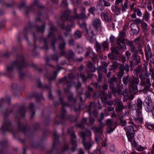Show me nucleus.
Returning a JSON list of instances; mask_svg holds the SVG:
<instances>
[{"instance_id":"37","label":"nucleus","mask_w":154,"mask_h":154,"mask_svg":"<svg viewBox=\"0 0 154 154\" xmlns=\"http://www.w3.org/2000/svg\"><path fill=\"white\" fill-rule=\"evenodd\" d=\"M67 112L66 110L63 107H62L60 110V114L59 117L62 120L65 119L66 118V114Z\"/></svg>"},{"instance_id":"41","label":"nucleus","mask_w":154,"mask_h":154,"mask_svg":"<svg viewBox=\"0 0 154 154\" xmlns=\"http://www.w3.org/2000/svg\"><path fill=\"white\" fill-rule=\"evenodd\" d=\"M143 102L139 98L137 99L135 105L136 106V110H141L142 108Z\"/></svg>"},{"instance_id":"23","label":"nucleus","mask_w":154,"mask_h":154,"mask_svg":"<svg viewBox=\"0 0 154 154\" xmlns=\"http://www.w3.org/2000/svg\"><path fill=\"white\" fill-rule=\"evenodd\" d=\"M95 47L96 51L98 53H100L102 47L106 51V41H104L103 44L100 45L98 42H96L95 45Z\"/></svg>"},{"instance_id":"21","label":"nucleus","mask_w":154,"mask_h":154,"mask_svg":"<svg viewBox=\"0 0 154 154\" xmlns=\"http://www.w3.org/2000/svg\"><path fill=\"white\" fill-rule=\"evenodd\" d=\"M129 124H131V125H130L128 126L125 127V129L127 133L129 134V135L132 134L134 132V127H136V125H134L132 121H129L128 122Z\"/></svg>"},{"instance_id":"4","label":"nucleus","mask_w":154,"mask_h":154,"mask_svg":"<svg viewBox=\"0 0 154 154\" xmlns=\"http://www.w3.org/2000/svg\"><path fill=\"white\" fill-rule=\"evenodd\" d=\"M130 80L131 78L128 75L124 76L122 78L123 83L126 86L130 82L129 84L130 90L132 93L136 94L138 92L137 85L139 82V79L137 78H134L131 81Z\"/></svg>"},{"instance_id":"43","label":"nucleus","mask_w":154,"mask_h":154,"mask_svg":"<svg viewBox=\"0 0 154 154\" xmlns=\"http://www.w3.org/2000/svg\"><path fill=\"white\" fill-rule=\"evenodd\" d=\"M87 66L88 68L90 69L92 72H94L97 69V68L93 66L92 63L90 61L88 62Z\"/></svg>"},{"instance_id":"36","label":"nucleus","mask_w":154,"mask_h":154,"mask_svg":"<svg viewBox=\"0 0 154 154\" xmlns=\"http://www.w3.org/2000/svg\"><path fill=\"white\" fill-rule=\"evenodd\" d=\"M131 31L133 33L135 34H138L139 31V28L137 24L131 23Z\"/></svg>"},{"instance_id":"42","label":"nucleus","mask_w":154,"mask_h":154,"mask_svg":"<svg viewBox=\"0 0 154 154\" xmlns=\"http://www.w3.org/2000/svg\"><path fill=\"white\" fill-rule=\"evenodd\" d=\"M51 132L50 130L48 129H46L44 130L42 132V139H43L47 137H48L50 134ZM43 139H42V140Z\"/></svg>"},{"instance_id":"8","label":"nucleus","mask_w":154,"mask_h":154,"mask_svg":"<svg viewBox=\"0 0 154 154\" xmlns=\"http://www.w3.org/2000/svg\"><path fill=\"white\" fill-rule=\"evenodd\" d=\"M10 3H8L6 2V0H0V2L2 4L3 6H5L7 7L13 8L14 6H17L20 9L22 8H24V11L25 14V10L27 9V6L26 5L25 2L20 3L15 2L14 0H11Z\"/></svg>"},{"instance_id":"35","label":"nucleus","mask_w":154,"mask_h":154,"mask_svg":"<svg viewBox=\"0 0 154 154\" xmlns=\"http://www.w3.org/2000/svg\"><path fill=\"white\" fill-rule=\"evenodd\" d=\"M119 70L123 72L125 71L126 73H128L129 71V66L128 64H125V65L121 64L119 67Z\"/></svg>"},{"instance_id":"3","label":"nucleus","mask_w":154,"mask_h":154,"mask_svg":"<svg viewBox=\"0 0 154 154\" xmlns=\"http://www.w3.org/2000/svg\"><path fill=\"white\" fill-rule=\"evenodd\" d=\"M67 133L71 136L70 142L72 146L70 147L68 143H64L63 146L61 147V151L63 152H65L71 150L74 152L76 150L77 146V142L75 140L76 136L75 134V131L70 129H67Z\"/></svg>"},{"instance_id":"55","label":"nucleus","mask_w":154,"mask_h":154,"mask_svg":"<svg viewBox=\"0 0 154 154\" xmlns=\"http://www.w3.org/2000/svg\"><path fill=\"white\" fill-rule=\"evenodd\" d=\"M128 2L127 1H126L124 3V5H122V11L123 12H125L126 9H128Z\"/></svg>"},{"instance_id":"11","label":"nucleus","mask_w":154,"mask_h":154,"mask_svg":"<svg viewBox=\"0 0 154 154\" xmlns=\"http://www.w3.org/2000/svg\"><path fill=\"white\" fill-rule=\"evenodd\" d=\"M124 41L116 40V44L117 46L116 47L111 48L112 52L114 53L116 55H118L120 54L119 50L122 51L124 49L126 50V45Z\"/></svg>"},{"instance_id":"60","label":"nucleus","mask_w":154,"mask_h":154,"mask_svg":"<svg viewBox=\"0 0 154 154\" xmlns=\"http://www.w3.org/2000/svg\"><path fill=\"white\" fill-rule=\"evenodd\" d=\"M51 122V120L50 119L49 116H48L46 119L44 121V124L46 126L49 125Z\"/></svg>"},{"instance_id":"15","label":"nucleus","mask_w":154,"mask_h":154,"mask_svg":"<svg viewBox=\"0 0 154 154\" xmlns=\"http://www.w3.org/2000/svg\"><path fill=\"white\" fill-rule=\"evenodd\" d=\"M78 24L82 29V32L84 33L86 36H89L88 29L87 27V24L83 20L82 22H79Z\"/></svg>"},{"instance_id":"62","label":"nucleus","mask_w":154,"mask_h":154,"mask_svg":"<svg viewBox=\"0 0 154 154\" xmlns=\"http://www.w3.org/2000/svg\"><path fill=\"white\" fill-rule=\"evenodd\" d=\"M130 50L131 52L137 54L138 52V50L134 45L130 48Z\"/></svg>"},{"instance_id":"57","label":"nucleus","mask_w":154,"mask_h":154,"mask_svg":"<svg viewBox=\"0 0 154 154\" xmlns=\"http://www.w3.org/2000/svg\"><path fill=\"white\" fill-rule=\"evenodd\" d=\"M50 57L52 60L57 61L59 60V57L58 54H51Z\"/></svg>"},{"instance_id":"33","label":"nucleus","mask_w":154,"mask_h":154,"mask_svg":"<svg viewBox=\"0 0 154 154\" xmlns=\"http://www.w3.org/2000/svg\"><path fill=\"white\" fill-rule=\"evenodd\" d=\"M126 33L123 30L121 31L117 37L116 40L125 41V39L124 37L125 36Z\"/></svg>"},{"instance_id":"14","label":"nucleus","mask_w":154,"mask_h":154,"mask_svg":"<svg viewBox=\"0 0 154 154\" xmlns=\"http://www.w3.org/2000/svg\"><path fill=\"white\" fill-rule=\"evenodd\" d=\"M117 78L115 76H113L112 78H110L108 79V82L110 84L109 87L111 90V91L114 96L116 95V89L114 88V83L116 82Z\"/></svg>"},{"instance_id":"28","label":"nucleus","mask_w":154,"mask_h":154,"mask_svg":"<svg viewBox=\"0 0 154 154\" xmlns=\"http://www.w3.org/2000/svg\"><path fill=\"white\" fill-rule=\"evenodd\" d=\"M134 119L140 122H143V118L141 110H136V116L134 118Z\"/></svg>"},{"instance_id":"34","label":"nucleus","mask_w":154,"mask_h":154,"mask_svg":"<svg viewBox=\"0 0 154 154\" xmlns=\"http://www.w3.org/2000/svg\"><path fill=\"white\" fill-rule=\"evenodd\" d=\"M131 58L134 61V63L136 65L138 64L140 62V57L137 54L132 55Z\"/></svg>"},{"instance_id":"17","label":"nucleus","mask_w":154,"mask_h":154,"mask_svg":"<svg viewBox=\"0 0 154 154\" xmlns=\"http://www.w3.org/2000/svg\"><path fill=\"white\" fill-rule=\"evenodd\" d=\"M57 40L59 42L58 48L59 49H65L66 43L62 35H59L57 37Z\"/></svg>"},{"instance_id":"6","label":"nucleus","mask_w":154,"mask_h":154,"mask_svg":"<svg viewBox=\"0 0 154 154\" xmlns=\"http://www.w3.org/2000/svg\"><path fill=\"white\" fill-rule=\"evenodd\" d=\"M149 75L148 72L140 73L139 77L141 82L140 84L143 87L144 91L143 92L146 93L151 86L150 79L149 78Z\"/></svg>"},{"instance_id":"10","label":"nucleus","mask_w":154,"mask_h":154,"mask_svg":"<svg viewBox=\"0 0 154 154\" xmlns=\"http://www.w3.org/2000/svg\"><path fill=\"white\" fill-rule=\"evenodd\" d=\"M144 103H145L146 110L148 112H151L154 117V104L151 97L148 96L145 99Z\"/></svg>"},{"instance_id":"27","label":"nucleus","mask_w":154,"mask_h":154,"mask_svg":"<svg viewBox=\"0 0 154 154\" xmlns=\"http://www.w3.org/2000/svg\"><path fill=\"white\" fill-rule=\"evenodd\" d=\"M30 144L32 147L33 148L39 149L42 150H43L45 149V147L41 142L35 143L34 141H33L31 142Z\"/></svg>"},{"instance_id":"50","label":"nucleus","mask_w":154,"mask_h":154,"mask_svg":"<svg viewBox=\"0 0 154 154\" xmlns=\"http://www.w3.org/2000/svg\"><path fill=\"white\" fill-rule=\"evenodd\" d=\"M134 13H137V15L139 17H141L142 15V13L141 10L138 8H134L133 9Z\"/></svg>"},{"instance_id":"56","label":"nucleus","mask_w":154,"mask_h":154,"mask_svg":"<svg viewBox=\"0 0 154 154\" xmlns=\"http://www.w3.org/2000/svg\"><path fill=\"white\" fill-rule=\"evenodd\" d=\"M85 148L86 150L89 151L90 148L91 147L92 145L91 143L87 142L83 145Z\"/></svg>"},{"instance_id":"13","label":"nucleus","mask_w":154,"mask_h":154,"mask_svg":"<svg viewBox=\"0 0 154 154\" xmlns=\"http://www.w3.org/2000/svg\"><path fill=\"white\" fill-rule=\"evenodd\" d=\"M71 10L67 9L65 10L62 15L60 16V19L62 22L61 23H65L66 21H67L69 19L71 18Z\"/></svg>"},{"instance_id":"7","label":"nucleus","mask_w":154,"mask_h":154,"mask_svg":"<svg viewBox=\"0 0 154 154\" xmlns=\"http://www.w3.org/2000/svg\"><path fill=\"white\" fill-rule=\"evenodd\" d=\"M16 58L18 59L19 61L16 60L12 62L11 66H6V71L5 74L6 75L10 78L12 79L14 77V68H15L17 69H18V67L20 66L21 64V60L18 58Z\"/></svg>"},{"instance_id":"16","label":"nucleus","mask_w":154,"mask_h":154,"mask_svg":"<svg viewBox=\"0 0 154 154\" xmlns=\"http://www.w3.org/2000/svg\"><path fill=\"white\" fill-rule=\"evenodd\" d=\"M102 125H100V127H96L94 128L95 133V139L96 141L97 142L100 141L101 139V135L102 134Z\"/></svg>"},{"instance_id":"24","label":"nucleus","mask_w":154,"mask_h":154,"mask_svg":"<svg viewBox=\"0 0 154 154\" xmlns=\"http://www.w3.org/2000/svg\"><path fill=\"white\" fill-rule=\"evenodd\" d=\"M103 67L101 66H99L97 69L98 77V78L97 79V82H100L102 80L103 75L101 72L103 71L104 73H106V68L104 67L103 71Z\"/></svg>"},{"instance_id":"52","label":"nucleus","mask_w":154,"mask_h":154,"mask_svg":"<svg viewBox=\"0 0 154 154\" xmlns=\"http://www.w3.org/2000/svg\"><path fill=\"white\" fill-rule=\"evenodd\" d=\"M80 76L82 79V81L84 82H85L87 81L88 78H90L91 77L92 75H91L89 77H88L85 76V74H83L82 73H81L80 74Z\"/></svg>"},{"instance_id":"5","label":"nucleus","mask_w":154,"mask_h":154,"mask_svg":"<svg viewBox=\"0 0 154 154\" xmlns=\"http://www.w3.org/2000/svg\"><path fill=\"white\" fill-rule=\"evenodd\" d=\"M16 57L21 60V64L18 67L17 70L20 79H23L25 78L26 76V72H23V70L27 66V62L24 56L20 55L18 52H17Z\"/></svg>"},{"instance_id":"31","label":"nucleus","mask_w":154,"mask_h":154,"mask_svg":"<svg viewBox=\"0 0 154 154\" xmlns=\"http://www.w3.org/2000/svg\"><path fill=\"white\" fill-rule=\"evenodd\" d=\"M117 90L116 89V94L115 96H116V93H117L119 95H121L122 94L123 91L122 90L123 88V85L122 84L121 82H118L117 83Z\"/></svg>"},{"instance_id":"29","label":"nucleus","mask_w":154,"mask_h":154,"mask_svg":"<svg viewBox=\"0 0 154 154\" xmlns=\"http://www.w3.org/2000/svg\"><path fill=\"white\" fill-rule=\"evenodd\" d=\"M18 130L19 131L22 132L24 134H26L27 132V127L26 126H22L21 123L20 121L17 122Z\"/></svg>"},{"instance_id":"59","label":"nucleus","mask_w":154,"mask_h":154,"mask_svg":"<svg viewBox=\"0 0 154 154\" xmlns=\"http://www.w3.org/2000/svg\"><path fill=\"white\" fill-rule=\"evenodd\" d=\"M88 10L89 13L93 15H94V12L96 11V8L94 6H91Z\"/></svg>"},{"instance_id":"38","label":"nucleus","mask_w":154,"mask_h":154,"mask_svg":"<svg viewBox=\"0 0 154 154\" xmlns=\"http://www.w3.org/2000/svg\"><path fill=\"white\" fill-rule=\"evenodd\" d=\"M98 6L100 7V9L101 11H102L106 6V0H98Z\"/></svg>"},{"instance_id":"1","label":"nucleus","mask_w":154,"mask_h":154,"mask_svg":"<svg viewBox=\"0 0 154 154\" xmlns=\"http://www.w3.org/2000/svg\"><path fill=\"white\" fill-rule=\"evenodd\" d=\"M28 26L25 27L23 29V34L24 35V39L28 43H29V40L28 37V34L29 32H30L33 34V37L34 40L33 49L32 50V54L33 56H37L38 54V53L36 49L37 48L36 45V43L37 39L38 38L39 42L41 43L43 41L45 44L42 48L48 50L49 49V47L48 45V41L47 38H44L43 36L38 37L36 35V32L33 31V29H35L38 32H41L43 34L44 33L45 29V25L42 24L40 26L37 24H35L33 22L29 21L28 22Z\"/></svg>"},{"instance_id":"63","label":"nucleus","mask_w":154,"mask_h":154,"mask_svg":"<svg viewBox=\"0 0 154 154\" xmlns=\"http://www.w3.org/2000/svg\"><path fill=\"white\" fill-rule=\"evenodd\" d=\"M119 123L120 125L122 126H124L126 125L127 122L125 120H123L122 118H121L120 119Z\"/></svg>"},{"instance_id":"48","label":"nucleus","mask_w":154,"mask_h":154,"mask_svg":"<svg viewBox=\"0 0 154 154\" xmlns=\"http://www.w3.org/2000/svg\"><path fill=\"white\" fill-rule=\"evenodd\" d=\"M104 118V114L103 113L101 114L100 118L98 119V121L100 123V125H102V127H103L104 126V124H103L102 123V121Z\"/></svg>"},{"instance_id":"22","label":"nucleus","mask_w":154,"mask_h":154,"mask_svg":"<svg viewBox=\"0 0 154 154\" xmlns=\"http://www.w3.org/2000/svg\"><path fill=\"white\" fill-rule=\"evenodd\" d=\"M29 97L30 98H35L36 99V101L37 103H40L41 102V98H43L42 96V94H39L37 92L33 93L32 95L29 96Z\"/></svg>"},{"instance_id":"64","label":"nucleus","mask_w":154,"mask_h":154,"mask_svg":"<svg viewBox=\"0 0 154 154\" xmlns=\"http://www.w3.org/2000/svg\"><path fill=\"white\" fill-rule=\"evenodd\" d=\"M149 14L146 12L145 13V14L143 15V18L145 20L148 21L149 20Z\"/></svg>"},{"instance_id":"54","label":"nucleus","mask_w":154,"mask_h":154,"mask_svg":"<svg viewBox=\"0 0 154 154\" xmlns=\"http://www.w3.org/2000/svg\"><path fill=\"white\" fill-rule=\"evenodd\" d=\"M40 127V125L38 123L35 122L34 123L32 126V128L35 131L38 130Z\"/></svg>"},{"instance_id":"32","label":"nucleus","mask_w":154,"mask_h":154,"mask_svg":"<svg viewBox=\"0 0 154 154\" xmlns=\"http://www.w3.org/2000/svg\"><path fill=\"white\" fill-rule=\"evenodd\" d=\"M53 134L54 138L52 145V148H53L54 147L56 144H58L59 143V136L57 134V132L56 130H55Z\"/></svg>"},{"instance_id":"25","label":"nucleus","mask_w":154,"mask_h":154,"mask_svg":"<svg viewBox=\"0 0 154 154\" xmlns=\"http://www.w3.org/2000/svg\"><path fill=\"white\" fill-rule=\"evenodd\" d=\"M57 25L58 27L62 30H65L67 32H69L71 30V26L69 25H66L65 23H61L60 22H58Z\"/></svg>"},{"instance_id":"47","label":"nucleus","mask_w":154,"mask_h":154,"mask_svg":"<svg viewBox=\"0 0 154 154\" xmlns=\"http://www.w3.org/2000/svg\"><path fill=\"white\" fill-rule=\"evenodd\" d=\"M149 66L150 74L152 78H153L154 76V64L150 63Z\"/></svg>"},{"instance_id":"9","label":"nucleus","mask_w":154,"mask_h":154,"mask_svg":"<svg viewBox=\"0 0 154 154\" xmlns=\"http://www.w3.org/2000/svg\"><path fill=\"white\" fill-rule=\"evenodd\" d=\"M53 73L54 74L53 76H51L50 74L48 72V70H47L45 74L44 75L48 80L49 81L48 85H43L42 87V88L43 89H47L48 90L51 89V83H50V82H52L53 80H56L57 75V71H54Z\"/></svg>"},{"instance_id":"46","label":"nucleus","mask_w":154,"mask_h":154,"mask_svg":"<svg viewBox=\"0 0 154 154\" xmlns=\"http://www.w3.org/2000/svg\"><path fill=\"white\" fill-rule=\"evenodd\" d=\"M128 107L131 109L133 110H136V106L135 104H133L131 103V101H129L128 103Z\"/></svg>"},{"instance_id":"30","label":"nucleus","mask_w":154,"mask_h":154,"mask_svg":"<svg viewBox=\"0 0 154 154\" xmlns=\"http://www.w3.org/2000/svg\"><path fill=\"white\" fill-rule=\"evenodd\" d=\"M145 54L146 59L149 61V57L152 55L150 47L148 44L145 49Z\"/></svg>"},{"instance_id":"39","label":"nucleus","mask_w":154,"mask_h":154,"mask_svg":"<svg viewBox=\"0 0 154 154\" xmlns=\"http://www.w3.org/2000/svg\"><path fill=\"white\" fill-rule=\"evenodd\" d=\"M75 54L73 51L71 50H69L66 53V57L68 60H70L73 58Z\"/></svg>"},{"instance_id":"49","label":"nucleus","mask_w":154,"mask_h":154,"mask_svg":"<svg viewBox=\"0 0 154 154\" xmlns=\"http://www.w3.org/2000/svg\"><path fill=\"white\" fill-rule=\"evenodd\" d=\"M74 36L76 39L80 38L82 37L81 33L79 30H77L74 33Z\"/></svg>"},{"instance_id":"12","label":"nucleus","mask_w":154,"mask_h":154,"mask_svg":"<svg viewBox=\"0 0 154 154\" xmlns=\"http://www.w3.org/2000/svg\"><path fill=\"white\" fill-rule=\"evenodd\" d=\"M0 154H13L8 148V141L6 140L0 141Z\"/></svg>"},{"instance_id":"61","label":"nucleus","mask_w":154,"mask_h":154,"mask_svg":"<svg viewBox=\"0 0 154 154\" xmlns=\"http://www.w3.org/2000/svg\"><path fill=\"white\" fill-rule=\"evenodd\" d=\"M124 106L122 104L118 106V107L116 108V112H120L124 109Z\"/></svg>"},{"instance_id":"40","label":"nucleus","mask_w":154,"mask_h":154,"mask_svg":"<svg viewBox=\"0 0 154 154\" xmlns=\"http://www.w3.org/2000/svg\"><path fill=\"white\" fill-rule=\"evenodd\" d=\"M100 19L97 18L94 19L92 23L93 25L94 28L97 29L100 26Z\"/></svg>"},{"instance_id":"53","label":"nucleus","mask_w":154,"mask_h":154,"mask_svg":"<svg viewBox=\"0 0 154 154\" xmlns=\"http://www.w3.org/2000/svg\"><path fill=\"white\" fill-rule=\"evenodd\" d=\"M57 40L55 38L54 39H51V46L53 48V50L54 51L56 49L55 44L57 42Z\"/></svg>"},{"instance_id":"51","label":"nucleus","mask_w":154,"mask_h":154,"mask_svg":"<svg viewBox=\"0 0 154 154\" xmlns=\"http://www.w3.org/2000/svg\"><path fill=\"white\" fill-rule=\"evenodd\" d=\"M119 66V63L117 62H115L113 64L110 66L109 68L110 70L115 69L118 67Z\"/></svg>"},{"instance_id":"44","label":"nucleus","mask_w":154,"mask_h":154,"mask_svg":"<svg viewBox=\"0 0 154 154\" xmlns=\"http://www.w3.org/2000/svg\"><path fill=\"white\" fill-rule=\"evenodd\" d=\"M67 99L69 102H73L74 103H75L77 101V100L73 97L72 93H71L70 95L68 96Z\"/></svg>"},{"instance_id":"26","label":"nucleus","mask_w":154,"mask_h":154,"mask_svg":"<svg viewBox=\"0 0 154 154\" xmlns=\"http://www.w3.org/2000/svg\"><path fill=\"white\" fill-rule=\"evenodd\" d=\"M26 109L25 105L19 107V109L17 111V113L20 115L21 118L24 117L25 116Z\"/></svg>"},{"instance_id":"45","label":"nucleus","mask_w":154,"mask_h":154,"mask_svg":"<svg viewBox=\"0 0 154 154\" xmlns=\"http://www.w3.org/2000/svg\"><path fill=\"white\" fill-rule=\"evenodd\" d=\"M111 8L112 11L116 14L118 15L120 14V9L118 7L112 6Z\"/></svg>"},{"instance_id":"20","label":"nucleus","mask_w":154,"mask_h":154,"mask_svg":"<svg viewBox=\"0 0 154 154\" xmlns=\"http://www.w3.org/2000/svg\"><path fill=\"white\" fill-rule=\"evenodd\" d=\"M12 90L13 91L14 95H19L21 92L20 89L19 87L18 84L17 83L12 84Z\"/></svg>"},{"instance_id":"18","label":"nucleus","mask_w":154,"mask_h":154,"mask_svg":"<svg viewBox=\"0 0 154 154\" xmlns=\"http://www.w3.org/2000/svg\"><path fill=\"white\" fill-rule=\"evenodd\" d=\"M106 133L110 134L113 131L115 128L113 122L110 119L106 120Z\"/></svg>"},{"instance_id":"58","label":"nucleus","mask_w":154,"mask_h":154,"mask_svg":"<svg viewBox=\"0 0 154 154\" xmlns=\"http://www.w3.org/2000/svg\"><path fill=\"white\" fill-rule=\"evenodd\" d=\"M124 74V72L122 71L121 70H119V71L118 72L117 76L118 77V78L120 79V82H121V79L123 76Z\"/></svg>"},{"instance_id":"2","label":"nucleus","mask_w":154,"mask_h":154,"mask_svg":"<svg viewBox=\"0 0 154 154\" xmlns=\"http://www.w3.org/2000/svg\"><path fill=\"white\" fill-rule=\"evenodd\" d=\"M14 112L13 109L7 108L3 113L4 122L0 128L1 132L5 134L7 132L13 133V137L15 138L17 137V134L14 132V125L12 122L9 119L10 113Z\"/></svg>"},{"instance_id":"19","label":"nucleus","mask_w":154,"mask_h":154,"mask_svg":"<svg viewBox=\"0 0 154 154\" xmlns=\"http://www.w3.org/2000/svg\"><path fill=\"white\" fill-rule=\"evenodd\" d=\"M38 5V3L37 0H35L32 4L30 6H28L27 7V9L25 10L26 14H28L31 12L34 13L35 10L34 9V7L35 5H36L37 6Z\"/></svg>"}]
</instances>
